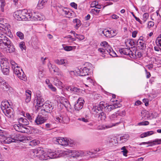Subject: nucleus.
<instances>
[{
    "label": "nucleus",
    "instance_id": "nucleus-60",
    "mask_svg": "<svg viewBox=\"0 0 161 161\" xmlns=\"http://www.w3.org/2000/svg\"><path fill=\"white\" fill-rule=\"evenodd\" d=\"M48 66L50 71H52L54 68V66H53L52 64L50 63L48 64Z\"/></svg>",
    "mask_w": 161,
    "mask_h": 161
},
{
    "label": "nucleus",
    "instance_id": "nucleus-3",
    "mask_svg": "<svg viewBox=\"0 0 161 161\" xmlns=\"http://www.w3.org/2000/svg\"><path fill=\"white\" fill-rule=\"evenodd\" d=\"M40 92L38 91L37 92L36 94V97L34 101V104H36V106H37V108L41 106H43L44 100L41 96L40 94Z\"/></svg>",
    "mask_w": 161,
    "mask_h": 161
},
{
    "label": "nucleus",
    "instance_id": "nucleus-19",
    "mask_svg": "<svg viewBox=\"0 0 161 161\" xmlns=\"http://www.w3.org/2000/svg\"><path fill=\"white\" fill-rule=\"evenodd\" d=\"M161 143V142H142L141 145L143 144L145 145H147V147L149 146H152L156 144H160Z\"/></svg>",
    "mask_w": 161,
    "mask_h": 161
},
{
    "label": "nucleus",
    "instance_id": "nucleus-31",
    "mask_svg": "<svg viewBox=\"0 0 161 161\" xmlns=\"http://www.w3.org/2000/svg\"><path fill=\"white\" fill-rule=\"evenodd\" d=\"M154 133L153 131H148L147 132H144L140 135L141 138H143L147 136H150Z\"/></svg>",
    "mask_w": 161,
    "mask_h": 161
},
{
    "label": "nucleus",
    "instance_id": "nucleus-11",
    "mask_svg": "<svg viewBox=\"0 0 161 161\" xmlns=\"http://www.w3.org/2000/svg\"><path fill=\"white\" fill-rule=\"evenodd\" d=\"M58 144L63 146H68L70 147H74L75 145L74 142H57Z\"/></svg>",
    "mask_w": 161,
    "mask_h": 161
},
{
    "label": "nucleus",
    "instance_id": "nucleus-26",
    "mask_svg": "<svg viewBox=\"0 0 161 161\" xmlns=\"http://www.w3.org/2000/svg\"><path fill=\"white\" fill-rule=\"evenodd\" d=\"M74 24H76L75 28L76 29H78V28L81 25V23L80 20L78 19H75L73 21Z\"/></svg>",
    "mask_w": 161,
    "mask_h": 161
},
{
    "label": "nucleus",
    "instance_id": "nucleus-58",
    "mask_svg": "<svg viewBox=\"0 0 161 161\" xmlns=\"http://www.w3.org/2000/svg\"><path fill=\"white\" fill-rule=\"evenodd\" d=\"M10 63L12 66V68L13 69L14 67H16V66L17 65V64H16L14 61L13 60H11L10 62Z\"/></svg>",
    "mask_w": 161,
    "mask_h": 161
},
{
    "label": "nucleus",
    "instance_id": "nucleus-46",
    "mask_svg": "<svg viewBox=\"0 0 161 161\" xmlns=\"http://www.w3.org/2000/svg\"><path fill=\"white\" fill-rule=\"evenodd\" d=\"M98 51L102 53V56L103 57H105V54L106 53H105V50L104 49V48H99L98 49Z\"/></svg>",
    "mask_w": 161,
    "mask_h": 161
},
{
    "label": "nucleus",
    "instance_id": "nucleus-36",
    "mask_svg": "<svg viewBox=\"0 0 161 161\" xmlns=\"http://www.w3.org/2000/svg\"><path fill=\"white\" fill-rule=\"evenodd\" d=\"M129 135L128 134H125L122 136H120L119 137V139L121 141H126L129 139Z\"/></svg>",
    "mask_w": 161,
    "mask_h": 161
},
{
    "label": "nucleus",
    "instance_id": "nucleus-24",
    "mask_svg": "<svg viewBox=\"0 0 161 161\" xmlns=\"http://www.w3.org/2000/svg\"><path fill=\"white\" fill-rule=\"evenodd\" d=\"M37 151H38L37 154H38V155L41 157L42 159L43 160H46L47 158L45 157V155L46 153H44V151L43 150L37 149Z\"/></svg>",
    "mask_w": 161,
    "mask_h": 161
},
{
    "label": "nucleus",
    "instance_id": "nucleus-54",
    "mask_svg": "<svg viewBox=\"0 0 161 161\" xmlns=\"http://www.w3.org/2000/svg\"><path fill=\"white\" fill-rule=\"evenodd\" d=\"M128 53V55H129L131 58H134L136 56V54H134L130 49V51H129Z\"/></svg>",
    "mask_w": 161,
    "mask_h": 161
},
{
    "label": "nucleus",
    "instance_id": "nucleus-39",
    "mask_svg": "<svg viewBox=\"0 0 161 161\" xmlns=\"http://www.w3.org/2000/svg\"><path fill=\"white\" fill-rule=\"evenodd\" d=\"M119 124V122H117L115 123H112L111 124L105 125V128L107 129L110 128L113 126L117 125Z\"/></svg>",
    "mask_w": 161,
    "mask_h": 161
},
{
    "label": "nucleus",
    "instance_id": "nucleus-16",
    "mask_svg": "<svg viewBox=\"0 0 161 161\" xmlns=\"http://www.w3.org/2000/svg\"><path fill=\"white\" fill-rule=\"evenodd\" d=\"M89 69L86 67L83 68V69L80 68L79 72L80 73V76H84L88 75L89 73Z\"/></svg>",
    "mask_w": 161,
    "mask_h": 161
},
{
    "label": "nucleus",
    "instance_id": "nucleus-57",
    "mask_svg": "<svg viewBox=\"0 0 161 161\" xmlns=\"http://www.w3.org/2000/svg\"><path fill=\"white\" fill-rule=\"evenodd\" d=\"M92 11L94 14H95L98 13L100 10L97 8H94L92 9Z\"/></svg>",
    "mask_w": 161,
    "mask_h": 161
},
{
    "label": "nucleus",
    "instance_id": "nucleus-32",
    "mask_svg": "<svg viewBox=\"0 0 161 161\" xmlns=\"http://www.w3.org/2000/svg\"><path fill=\"white\" fill-rule=\"evenodd\" d=\"M19 122L22 123L23 125H27L29 124L28 121L26 119L22 118H20L19 119Z\"/></svg>",
    "mask_w": 161,
    "mask_h": 161
},
{
    "label": "nucleus",
    "instance_id": "nucleus-7",
    "mask_svg": "<svg viewBox=\"0 0 161 161\" xmlns=\"http://www.w3.org/2000/svg\"><path fill=\"white\" fill-rule=\"evenodd\" d=\"M84 101L82 98H79L75 104L74 108L75 110L79 111L83 108Z\"/></svg>",
    "mask_w": 161,
    "mask_h": 161
},
{
    "label": "nucleus",
    "instance_id": "nucleus-49",
    "mask_svg": "<svg viewBox=\"0 0 161 161\" xmlns=\"http://www.w3.org/2000/svg\"><path fill=\"white\" fill-rule=\"evenodd\" d=\"M121 149V150H123V151H122V152L123 155L124 156H127V153L128 152L127 150L126 149V147L125 146L123 147H122Z\"/></svg>",
    "mask_w": 161,
    "mask_h": 161
},
{
    "label": "nucleus",
    "instance_id": "nucleus-27",
    "mask_svg": "<svg viewBox=\"0 0 161 161\" xmlns=\"http://www.w3.org/2000/svg\"><path fill=\"white\" fill-rule=\"evenodd\" d=\"M98 119V120H100L103 121L105 120L106 118V115L103 112L99 113Z\"/></svg>",
    "mask_w": 161,
    "mask_h": 161
},
{
    "label": "nucleus",
    "instance_id": "nucleus-43",
    "mask_svg": "<svg viewBox=\"0 0 161 161\" xmlns=\"http://www.w3.org/2000/svg\"><path fill=\"white\" fill-rule=\"evenodd\" d=\"M19 46L22 51L23 50H25L26 47L24 42H20L19 44Z\"/></svg>",
    "mask_w": 161,
    "mask_h": 161
},
{
    "label": "nucleus",
    "instance_id": "nucleus-12",
    "mask_svg": "<svg viewBox=\"0 0 161 161\" xmlns=\"http://www.w3.org/2000/svg\"><path fill=\"white\" fill-rule=\"evenodd\" d=\"M119 105L120 104L118 103H114L113 105H109L108 104L106 110H107V111L110 112L115 108L120 107V106Z\"/></svg>",
    "mask_w": 161,
    "mask_h": 161
},
{
    "label": "nucleus",
    "instance_id": "nucleus-28",
    "mask_svg": "<svg viewBox=\"0 0 161 161\" xmlns=\"http://www.w3.org/2000/svg\"><path fill=\"white\" fill-rule=\"evenodd\" d=\"M0 66L1 68H7L9 69V63L6 61L2 60L1 62Z\"/></svg>",
    "mask_w": 161,
    "mask_h": 161
},
{
    "label": "nucleus",
    "instance_id": "nucleus-17",
    "mask_svg": "<svg viewBox=\"0 0 161 161\" xmlns=\"http://www.w3.org/2000/svg\"><path fill=\"white\" fill-rule=\"evenodd\" d=\"M85 156V152L83 151L78 150L74 151L73 157H82Z\"/></svg>",
    "mask_w": 161,
    "mask_h": 161
},
{
    "label": "nucleus",
    "instance_id": "nucleus-64",
    "mask_svg": "<svg viewBox=\"0 0 161 161\" xmlns=\"http://www.w3.org/2000/svg\"><path fill=\"white\" fill-rule=\"evenodd\" d=\"M137 33V31H135L132 32V36L133 38H135L136 36V35Z\"/></svg>",
    "mask_w": 161,
    "mask_h": 161
},
{
    "label": "nucleus",
    "instance_id": "nucleus-22",
    "mask_svg": "<svg viewBox=\"0 0 161 161\" xmlns=\"http://www.w3.org/2000/svg\"><path fill=\"white\" fill-rule=\"evenodd\" d=\"M137 45L138 47H140L141 49L143 50L146 48V44H145V41H137Z\"/></svg>",
    "mask_w": 161,
    "mask_h": 161
},
{
    "label": "nucleus",
    "instance_id": "nucleus-5",
    "mask_svg": "<svg viewBox=\"0 0 161 161\" xmlns=\"http://www.w3.org/2000/svg\"><path fill=\"white\" fill-rule=\"evenodd\" d=\"M119 111H118L109 116V118L112 122L114 123L119 122V124L121 122L120 117L119 116Z\"/></svg>",
    "mask_w": 161,
    "mask_h": 161
},
{
    "label": "nucleus",
    "instance_id": "nucleus-15",
    "mask_svg": "<svg viewBox=\"0 0 161 161\" xmlns=\"http://www.w3.org/2000/svg\"><path fill=\"white\" fill-rule=\"evenodd\" d=\"M46 120V119L44 117L38 115L35 120V122L37 125H40L44 123Z\"/></svg>",
    "mask_w": 161,
    "mask_h": 161
},
{
    "label": "nucleus",
    "instance_id": "nucleus-1",
    "mask_svg": "<svg viewBox=\"0 0 161 161\" xmlns=\"http://www.w3.org/2000/svg\"><path fill=\"white\" fill-rule=\"evenodd\" d=\"M0 38V49L7 53H12L15 52L14 46L10 40L4 35Z\"/></svg>",
    "mask_w": 161,
    "mask_h": 161
},
{
    "label": "nucleus",
    "instance_id": "nucleus-48",
    "mask_svg": "<svg viewBox=\"0 0 161 161\" xmlns=\"http://www.w3.org/2000/svg\"><path fill=\"white\" fill-rule=\"evenodd\" d=\"M17 35L21 39H24V35L20 31H18L16 33Z\"/></svg>",
    "mask_w": 161,
    "mask_h": 161
},
{
    "label": "nucleus",
    "instance_id": "nucleus-9",
    "mask_svg": "<svg viewBox=\"0 0 161 161\" xmlns=\"http://www.w3.org/2000/svg\"><path fill=\"white\" fill-rule=\"evenodd\" d=\"M5 115L8 118H11L14 115V111L10 107L3 111Z\"/></svg>",
    "mask_w": 161,
    "mask_h": 161
},
{
    "label": "nucleus",
    "instance_id": "nucleus-45",
    "mask_svg": "<svg viewBox=\"0 0 161 161\" xmlns=\"http://www.w3.org/2000/svg\"><path fill=\"white\" fill-rule=\"evenodd\" d=\"M9 69L6 68H2V72L3 74L5 75H8L9 73Z\"/></svg>",
    "mask_w": 161,
    "mask_h": 161
},
{
    "label": "nucleus",
    "instance_id": "nucleus-13",
    "mask_svg": "<svg viewBox=\"0 0 161 161\" xmlns=\"http://www.w3.org/2000/svg\"><path fill=\"white\" fill-rule=\"evenodd\" d=\"M114 31L116 32L114 34H112V31H109V30H105L102 31V33L104 35L107 37H111L115 36L117 33V31L114 30Z\"/></svg>",
    "mask_w": 161,
    "mask_h": 161
},
{
    "label": "nucleus",
    "instance_id": "nucleus-51",
    "mask_svg": "<svg viewBox=\"0 0 161 161\" xmlns=\"http://www.w3.org/2000/svg\"><path fill=\"white\" fill-rule=\"evenodd\" d=\"M149 122L148 121H145L144 122H142L138 123V125H148Z\"/></svg>",
    "mask_w": 161,
    "mask_h": 161
},
{
    "label": "nucleus",
    "instance_id": "nucleus-41",
    "mask_svg": "<svg viewBox=\"0 0 161 161\" xmlns=\"http://www.w3.org/2000/svg\"><path fill=\"white\" fill-rule=\"evenodd\" d=\"M10 138L13 140H14V141H23V140H19L18 139L17 135L15 134H12L10 136Z\"/></svg>",
    "mask_w": 161,
    "mask_h": 161
},
{
    "label": "nucleus",
    "instance_id": "nucleus-44",
    "mask_svg": "<svg viewBox=\"0 0 161 161\" xmlns=\"http://www.w3.org/2000/svg\"><path fill=\"white\" fill-rule=\"evenodd\" d=\"M40 142H29L28 144L30 146L34 147L39 144Z\"/></svg>",
    "mask_w": 161,
    "mask_h": 161
},
{
    "label": "nucleus",
    "instance_id": "nucleus-42",
    "mask_svg": "<svg viewBox=\"0 0 161 161\" xmlns=\"http://www.w3.org/2000/svg\"><path fill=\"white\" fill-rule=\"evenodd\" d=\"M149 17V14L147 13H144L142 16V19L143 21V23H145Z\"/></svg>",
    "mask_w": 161,
    "mask_h": 161
},
{
    "label": "nucleus",
    "instance_id": "nucleus-38",
    "mask_svg": "<svg viewBox=\"0 0 161 161\" xmlns=\"http://www.w3.org/2000/svg\"><path fill=\"white\" fill-rule=\"evenodd\" d=\"M54 84L56 86H62L63 83L58 79H55L54 80Z\"/></svg>",
    "mask_w": 161,
    "mask_h": 161
},
{
    "label": "nucleus",
    "instance_id": "nucleus-37",
    "mask_svg": "<svg viewBox=\"0 0 161 161\" xmlns=\"http://www.w3.org/2000/svg\"><path fill=\"white\" fill-rule=\"evenodd\" d=\"M34 19L35 20H42L43 19L41 15L35 14L34 15H32Z\"/></svg>",
    "mask_w": 161,
    "mask_h": 161
},
{
    "label": "nucleus",
    "instance_id": "nucleus-29",
    "mask_svg": "<svg viewBox=\"0 0 161 161\" xmlns=\"http://www.w3.org/2000/svg\"><path fill=\"white\" fill-rule=\"evenodd\" d=\"M71 140L68 138H64L61 137H54L53 139V141H58L61 140L62 141H69Z\"/></svg>",
    "mask_w": 161,
    "mask_h": 161
},
{
    "label": "nucleus",
    "instance_id": "nucleus-47",
    "mask_svg": "<svg viewBox=\"0 0 161 161\" xmlns=\"http://www.w3.org/2000/svg\"><path fill=\"white\" fill-rule=\"evenodd\" d=\"M3 89L6 90L7 91L9 90L10 87V86L5 81V83L4 84H3Z\"/></svg>",
    "mask_w": 161,
    "mask_h": 161
},
{
    "label": "nucleus",
    "instance_id": "nucleus-14",
    "mask_svg": "<svg viewBox=\"0 0 161 161\" xmlns=\"http://www.w3.org/2000/svg\"><path fill=\"white\" fill-rule=\"evenodd\" d=\"M10 107V104L7 100L3 101L1 103V108L3 111Z\"/></svg>",
    "mask_w": 161,
    "mask_h": 161
},
{
    "label": "nucleus",
    "instance_id": "nucleus-25",
    "mask_svg": "<svg viewBox=\"0 0 161 161\" xmlns=\"http://www.w3.org/2000/svg\"><path fill=\"white\" fill-rule=\"evenodd\" d=\"M0 30L5 33L9 31L7 26L1 23H0Z\"/></svg>",
    "mask_w": 161,
    "mask_h": 161
},
{
    "label": "nucleus",
    "instance_id": "nucleus-50",
    "mask_svg": "<svg viewBox=\"0 0 161 161\" xmlns=\"http://www.w3.org/2000/svg\"><path fill=\"white\" fill-rule=\"evenodd\" d=\"M104 50H105V53H109V52H110L111 50L112 49V48L111 47H110L109 46V45H108V46L104 47Z\"/></svg>",
    "mask_w": 161,
    "mask_h": 161
},
{
    "label": "nucleus",
    "instance_id": "nucleus-2",
    "mask_svg": "<svg viewBox=\"0 0 161 161\" xmlns=\"http://www.w3.org/2000/svg\"><path fill=\"white\" fill-rule=\"evenodd\" d=\"M32 15V14L28 12L27 10L24 9L15 12L13 15L15 19L19 21H27L31 20Z\"/></svg>",
    "mask_w": 161,
    "mask_h": 161
},
{
    "label": "nucleus",
    "instance_id": "nucleus-21",
    "mask_svg": "<svg viewBox=\"0 0 161 161\" xmlns=\"http://www.w3.org/2000/svg\"><path fill=\"white\" fill-rule=\"evenodd\" d=\"M26 97L25 98V101L26 103L29 102L31 99V92L29 90H27L25 91Z\"/></svg>",
    "mask_w": 161,
    "mask_h": 161
},
{
    "label": "nucleus",
    "instance_id": "nucleus-6",
    "mask_svg": "<svg viewBox=\"0 0 161 161\" xmlns=\"http://www.w3.org/2000/svg\"><path fill=\"white\" fill-rule=\"evenodd\" d=\"M107 105V103L103 101L101 102L98 106L93 108L92 110L96 112L97 113H98L97 111H99L100 110L103 111V109H105L106 110Z\"/></svg>",
    "mask_w": 161,
    "mask_h": 161
},
{
    "label": "nucleus",
    "instance_id": "nucleus-40",
    "mask_svg": "<svg viewBox=\"0 0 161 161\" xmlns=\"http://www.w3.org/2000/svg\"><path fill=\"white\" fill-rule=\"evenodd\" d=\"M1 2V8L2 11L3 12L4 9V7L6 5V3L5 0H0Z\"/></svg>",
    "mask_w": 161,
    "mask_h": 161
},
{
    "label": "nucleus",
    "instance_id": "nucleus-34",
    "mask_svg": "<svg viewBox=\"0 0 161 161\" xmlns=\"http://www.w3.org/2000/svg\"><path fill=\"white\" fill-rule=\"evenodd\" d=\"M156 13L157 16L158 17L157 19H152L153 20L156 21L158 23H159L161 21V14L158 10L156 11Z\"/></svg>",
    "mask_w": 161,
    "mask_h": 161
},
{
    "label": "nucleus",
    "instance_id": "nucleus-33",
    "mask_svg": "<svg viewBox=\"0 0 161 161\" xmlns=\"http://www.w3.org/2000/svg\"><path fill=\"white\" fill-rule=\"evenodd\" d=\"M100 151V149H98V150H94L93 151H86V153H85V156H88V155H92V154H95L97 153V152H99Z\"/></svg>",
    "mask_w": 161,
    "mask_h": 161
},
{
    "label": "nucleus",
    "instance_id": "nucleus-63",
    "mask_svg": "<svg viewBox=\"0 0 161 161\" xmlns=\"http://www.w3.org/2000/svg\"><path fill=\"white\" fill-rule=\"evenodd\" d=\"M143 102L145 103V104L146 106H147L148 105L149 101L147 99H143Z\"/></svg>",
    "mask_w": 161,
    "mask_h": 161
},
{
    "label": "nucleus",
    "instance_id": "nucleus-35",
    "mask_svg": "<svg viewBox=\"0 0 161 161\" xmlns=\"http://www.w3.org/2000/svg\"><path fill=\"white\" fill-rule=\"evenodd\" d=\"M61 103L66 108H68L70 106L69 102L66 99L64 98V100H62L61 102Z\"/></svg>",
    "mask_w": 161,
    "mask_h": 161
},
{
    "label": "nucleus",
    "instance_id": "nucleus-8",
    "mask_svg": "<svg viewBox=\"0 0 161 161\" xmlns=\"http://www.w3.org/2000/svg\"><path fill=\"white\" fill-rule=\"evenodd\" d=\"M44 111L47 113H50L52 111L53 106L51 103H46L42 106Z\"/></svg>",
    "mask_w": 161,
    "mask_h": 161
},
{
    "label": "nucleus",
    "instance_id": "nucleus-18",
    "mask_svg": "<svg viewBox=\"0 0 161 161\" xmlns=\"http://www.w3.org/2000/svg\"><path fill=\"white\" fill-rule=\"evenodd\" d=\"M22 123L19 122V124L14 125V127L16 131L21 133H24L25 131L23 130L24 128H22Z\"/></svg>",
    "mask_w": 161,
    "mask_h": 161
},
{
    "label": "nucleus",
    "instance_id": "nucleus-20",
    "mask_svg": "<svg viewBox=\"0 0 161 161\" xmlns=\"http://www.w3.org/2000/svg\"><path fill=\"white\" fill-rule=\"evenodd\" d=\"M54 62L56 64L58 65L64 64L65 66H66L68 64L67 60L63 59H61L60 60L58 59H56L54 60Z\"/></svg>",
    "mask_w": 161,
    "mask_h": 161
},
{
    "label": "nucleus",
    "instance_id": "nucleus-55",
    "mask_svg": "<svg viewBox=\"0 0 161 161\" xmlns=\"http://www.w3.org/2000/svg\"><path fill=\"white\" fill-rule=\"evenodd\" d=\"M154 25V22L152 21H150L148 22L147 25V27L148 28H150L151 27L153 26Z\"/></svg>",
    "mask_w": 161,
    "mask_h": 161
},
{
    "label": "nucleus",
    "instance_id": "nucleus-23",
    "mask_svg": "<svg viewBox=\"0 0 161 161\" xmlns=\"http://www.w3.org/2000/svg\"><path fill=\"white\" fill-rule=\"evenodd\" d=\"M119 52L122 55H128V52L130 49L126 48H120L119 49Z\"/></svg>",
    "mask_w": 161,
    "mask_h": 161
},
{
    "label": "nucleus",
    "instance_id": "nucleus-53",
    "mask_svg": "<svg viewBox=\"0 0 161 161\" xmlns=\"http://www.w3.org/2000/svg\"><path fill=\"white\" fill-rule=\"evenodd\" d=\"M156 43L157 46L161 47V39L159 38H157L156 41Z\"/></svg>",
    "mask_w": 161,
    "mask_h": 161
},
{
    "label": "nucleus",
    "instance_id": "nucleus-4",
    "mask_svg": "<svg viewBox=\"0 0 161 161\" xmlns=\"http://www.w3.org/2000/svg\"><path fill=\"white\" fill-rule=\"evenodd\" d=\"M14 72L20 79L25 81L26 79V76L24 75V73L22 69L18 66L13 68Z\"/></svg>",
    "mask_w": 161,
    "mask_h": 161
},
{
    "label": "nucleus",
    "instance_id": "nucleus-10",
    "mask_svg": "<svg viewBox=\"0 0 161 161\" xmlns=\"http://www.w3.org/2000/svg\"><path fill=\"white\" fill-rule=\"evenodd\" d=\"M56 121L60 123L67 124L69 121V118L67 117L60 116V117H57Z\"/></svg>",
    "mask_w": 161,
    "mask_h": 161
},
{
    "label": "nucleus",
    "instance_id": "nucleus-61",
    "mask_svg": "<svg viewBox=\"0 0 161 161\" xmlns=\"http://www.w3.org/2000/svg\"><path fill=\"white\" fill-rule=\"evenodd\" d=\"M70 6L74 8L75 9H77V4L76 3H75L74 2L71 3H70Z\"/></svg>",
    "mask_w": 161,
    "mask_h": 161
},
{
    "label": "nucleus",
    "instance_id": "nucleus-52",
    "mask_svg": "<svg viewBox=\"0 0 161 161\" xmlns=\"http://www.w3.org/2000/svg\"><path fill=\"white\" fill-rule=\"evenodd\" d=\"M64 49L66 51H70L72 50L73 47L71 46H67L64 47Z\"/></svg>",
    "mask_w": 161,
    "mask_h": 161
},
{
    "label": "nucleus",
    "instance_id": "nucleus-56",
    "mask_svg": "<svg viewBox=\"0 0 161 161\" xmlns=\"http://www.w3.org/2000/svg\"><path fill=\"white\" fill-rule=\"evenodd\" d=\"M109 54L110 55L114 57H115V56H117L116 53L112 49L111 50L110 52H109Z\"/></svg>",
    "mask_w": 161,
    "mask_h": 161
},
{
    "label": "nucleus",
    "instance_id": "nucleus-62",
    "mask_svg": "<svg viewBox=\"0 0 161 161\" xmlns=\"http://www.w3.org/2000/svg\"><path fill=\"white\" fill-rule=\"evenodd\" d=\"M101 45L102 46L104 47H106L108 46V45L107 42L106 41H104L101 43Z\"/></svg>",
    "mask_w": 161,
    "mask_h": 161
},
{
    "label": "nucleus",
    "instance_id": "nucleus-30",
    "mask_svg": "<svg viewBox=\"0 0 161 161\" xmlns=\"http://www.w3.org/2000/svg\"><path fill=\"white\" fill-rule=\"evenodd\" d=\"M47 1V0H39L37 6L39 7V9H42L43 8Z\"/></svg>",
    "mask_w": 161,
    "mask_h": 161
},
{
    "label": "nucleus",
    "instance_id": "nucleus-59",
    "mask_svg": "<svg viewBox=\"0 0 161 161\" xmlns=\"http://www.w3.org/2000/svg\"><path fill=\"white\" fill-rule=\"evenodd\" d=\"M49 88L53 92H55L56 89L55 87L53 86L52 84H50L48 86Z\"/></svg>",
    "mask_w": 161,
    "mask_h": 161
}]
</instances>
